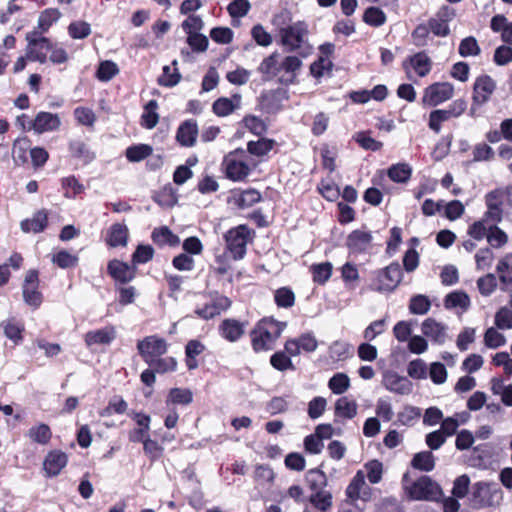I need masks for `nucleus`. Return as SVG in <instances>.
Segmentation results:
<instances>
[{
	"instance_id": "nucleus-63",
	"label": "nucleus",
	"mask_w": 512,
	"mask_h": 512,
	"mask_svg": "<svg viewBox=\"0 0 512 512\" xmlns=\"http://www.w3.org/2000/svg\"><path fill=\"white\" fill-rule=\"evenodd\" d=\"M480 53V47L474 37L464 38L459 45V54L462 57L476 56Z\"/></svg>"
},
{
	"instance_id": "nucleus-23",
	"label": "nucleus",
	"mask_w": 512,
	"mask_h": 512,
	"mask_svg": "<svg viewBox=\"0 0 512 512\" xmlns=\"http://www.w3.org/2000/svg\"><path fill=\"white\" fill-rule=\"evenodd\" d=\"M198 126L195 120H186L178 128L176 133L177 141L185 147H192L196 142Z\"/></svg>"
},
{
	"instance_id": "nucleus-47",
	"label": "nucleus",
	"mask_w": 512,
	"mask_h": 512,
	"mask_svg": "<svg viewBox=\"0 0 512 512\" xmlns=\"http://www.w3.org/2000/svg\"><path fill=\"white\" fill-rule=\"evenodd\" d=\"M291 357L292 356H290L286 350L278 351L271 356L270 363L273 368L279 371L293 370L294 365L291 361Z\"/></svg>"
},
{
	"instance_id": "nucleus-43",
	"label": "nucleus",
	"mask_w": 512,
	"mask_h": 512,
	"mask_svg": "<svg viewBox=\"0 0 512 512\" xmlns=\"http://www.w3.org/2000/svg\"><path fill=\"white\" fill-rule=\"evenodd\" d=\"M193 400L191 390L185 388H173L169 391L166 403L188 405Z\"/></svg>"
},
{
	"instance_id": "nucleus-35",
	"label": "nucleus",
	"mask_w": 512,
	"mask_h": 512,
	"mask_svg": "<svg viewBox=\"0 0 512 512\" xmlns=\"http://www.w3.org/2000/svg\"><path fill=\"white\" fill-rule=\"evenodd\" d=\"M411 465L421 471H432L435 467L434 456L430 451L416 453L411 461Z\"/></svg>"
},
{
	"instance_id": "nucleus-32",
	"label": "nucleus",
	"mask_w": 512,
	"mask_h": 512,
	"mask_svg": "<svg viewBox=\"0 0 512 512\" xmlns=\"http://www.w3.org/2000/svg\"><path fill=\"white\" fill-rule=\"evenodd\" d=\"M308 500L320 512H326L332 507V494L326 490L313 492Z\"/></svg>"
},
{
	"instance_id": "nucleus-3",
	"label": "nucleus",
	"mask_w": 512,
	"mask_h": 512,
	"mask_svg": "<svg viewBox=\"0 0 512 512\" xmlns=\"http://www.w3.org/2000/svg\"><path fill=\"white\" fill-rule=\"evenodd\" d=\"M403 488L412 500L435 501L441 495L439 485L428 476H422L414 482H410L409 474L405 473L402 478Z\"/></svg>"
},
{
	"instance_id": "nucleus-36",
	"label": "nucleus",
	"mask_w": 512,
	"mask_h": 512,
	"mask_svg": "<svg viewBox=\"0 0 512 512\" xmlns=\"http://www.w3.org/2000/svg\"><path fill=\"white\" fill-rule=\"evenodd\" d=\"M306 482L313 492L323 491L327 485V478L323 471L311 469L306 473Z\"/></svg>"
},
{
	"instance_id": "nucleus-50",
	"label": "nucleus",
	"mask_w": 512,
	"mask_h": 512,
	"mask_svg": "<svg viewBox=\"0 0 512 512\" xmlns=\"http://www.w3.org/2000/svg\"><path fill=\"white\" fill-rule=\"evenodd\" d=\"M487 242L493 248H500L507 244L508 235L497 225H492L488 230Z\"/></svg>"
},
{
	"instance_id": "nucleus-15",
	"label": "nucleus",
	"mask_w": 512,
	"mask_h": 512,
	"mask_svg": "<svg viewBox=\"0 0 512 512\" xmlns=\"http://www.w3.org/2000/svg\"><path fill=\"white\" fill-rule=\"evenodd\" d=\"M495 82L488 75L479 76L473 87V102L477 105L486 103L495 90Z\"/></svg>"
},
{
	"instance_id": "nucleus-1",
	"label": "nucleus",
	"mask_w": 512,
	"mask_h": 512,
	"mask_svg": "<svg viewBox=\"0 0 512 512\" xmlns=\"http://www.w3.org/2000/svg\"><path fill=\"white\" fill-rule=\"evenodd\" d=\"M302 67V60L295 55L281 56L273 52L264 58L258 66V72L264 81L277 79L279 83L289 85L295 82Z\"/></svg>"
},
{
	"instance_id": "nucleus-62",
	"label": "nucleus",
	"mask_w": 512,
	"mask_h": 512,
	"mask_svg": "<svg viewBox=\"0 0 512 512\" xmlns=\"http://www.w3.org/2000/svg\"><path fill=\"white\" fill-rule=\"evenodd\" d=\"M506 339L503 334L498 332L495 328L490 327L486 330L484 335V343L487 347L496 349L504 345Z\"/></svg>"
},
{
	"instance_id": "nucleus-46",
	"label": "nucleus",
	"mask_w": 512,
	"mask_h": 512,
	"mask_svg": "<svg viewBox=\"0 0 512 512\" xmlns=\"http://www.w3.org/2000/svg\"><path fill=\"white\" fill-rule=\"evenodd\" d=\"M431 308V302L425 295L419 294L413 296L409 303V311L415 315H424Z\"/></svg>"
},
{
	"instance_id": "nucleus-9",
	"label": "nucleus",
	"mask_w": 512,
	"mask_h": 512,
	"mask_svg": "<svg viewBox=\"0 0 512 512\" xmlns=\"http://www.w3.org/2000/svg\"><path fill=\"white\" fill-rule=\"evenodd\" d=\"M137 349L143 360L148 363L167 352L168 344L156 335L147 336L137 343Z\"/></svg>"
},
{
	"instance_id": "nucleus-17",
	"label": "nucleus",
	"mask_w": 512,
	"mask_h": 512,
	"mask_svg": "<svg viewBox=\"0 0 512 512\" xmlns=\"http://www.w3.org/2000/svg\"><path fill=\"white\" fill-rule=\"evenodd\" d=\"M424 336L429 338L433 343L441 345L447 339V326L433 318H427L421 325Z\"/></svg>"
},
{
	"instance_id": "nucleus-54",
	"label": "nucleus",
	"mask_w": 512,
	"mask_h": 512,
	"mask_svg": "<svg viewBox=\"0 0 512 512\" xmlns=\"http://www.w3.org/2000/svg\"><path fill=\"white\" fill-rule=\"evenodd\" d=\"M363 20L368 25L379 27L385 23L386 15L378 7H369L365 10Z\"/></svg>"
},
{
	"instance_id": "nucleus-14",
	"label": "nucleus",
	"mask_w": 512,
	"mask_h": 512,
	"mask_svg": "<svg viewBox=\"0 0 512 512\" xmlns=\"http://www.w3.org/2000/svg\"><path fill=\"white\" fill-rule=\"evenodd\" d=\"M372 234L365 230L352 231L346 241V245L353 254H360L367 252L372 246Z\"/></svg>"
},
{
	"instance_id": "nucleus-12",
	"label": "nucleus",
	"mask_w": 512,
	"mask_h": 512,
	"mask_svg": "<svg viewBox=\"0 0 512 512\" xmlns=\"http://www.w3.org/2000/svg\"><path fill=\"white\" fill-rule=\"evenodd\" d=\"M318 342L312 333H305L295 339L287 340L285 350L290 356H298L301 351L314 352L317 349Z\"/></svg>"
},
{
	"instance_id": "nucleus-6",
	"label": "nucleus",
	"mask_w": 512,
	"mask_h": 512,
	"mask_svg": "<svg viewBox=\"0 0 512 512\" xmlns=\"http://www.w3.org/2000/svg\"><path fill=\"white\" fill-rule=\"evenodd\" d=\"M26 40L28 42L26 47V56L28 60L39 62L41 64L47 61V55L51 50V41L40 36L38 31L27 33Z\"/></svg>"
},
{
	"instance_id": "nucleus-49",
	"label": "nucleus",
	"mask_w": 512,
	"mask_h": 512,
	"mask_svg": "<svg viewBox=\"0 0 512 512\" xmlns=\"http://www.w3.org/2000/svg\"><path fill=\"white\" fill-rule=\"evenodd\" d=\"M313 280L319 284L326 283L332 274V264L330 262H324L314 264L311 266Z\"/></svg>"
},
{
	"instance_id": "nucleus-21",
	"label": "nucleus",
	"mask_w": 512,
	"mask_h": 512,
	"mask_svg": "<svg viewBox=\"0 0 512 512\" xmlns=\"http://www.w3.org/2000/svg\"><path fill=\"white\" fill-rule=\"evenodd\" d=\"M108 272L120 283L130 282L135 277V267L119 260L109 262Z\"/></svg>"
},
{
	"instance_id": "nucleus-24",
	"label": "nucleus",
	"mask_w": 512,
	"mask_h": 512,
	"mask_svg": "<svg viewBox=\"0 0 512 512\" xmlns=\"http://www.w3.org/2000/svg\"><path fill=\"white\" fill-rule=\"evenodd\" d=\"M241 96L233 95L231 98L222 97L213 103V111L216 115L224 117L240 108Z\"/></svg>"
},
{
	"instance_id": "nucleus-8",
	"label": "nucleus",
	"mask_w": 512,
	"mask_h": 512,
	"mask_svg": "<svg viewBox=\"0 0 512 512\" xmlns=\"http://www.w3.org/2000/svg\"><path fill=\"white\" fill-rule=\"evenodd\" d=\"M454 95V86L449 82H437L424 89L422 103L427 106H437Z\"/></svg>"
},
{
	"instance_id": "nucleus-57",
	"label": "nucleus",
	"mask_w": 512,
	"mask_h": 512,
	"mask_svg": "<svg viewBox=\"0 0 512 512\" xmlns=\"http://www.w3.org/2000/svg\"><path fill=\"white\" fill-rule=\"evenodd\" d=\"M261 199V194L255 189H248L241 192L236 200L237 205L241 208H248L258 203Z\"/></svg>"
},
{
	"instance_id": "nucleus-5",
	"label": "nucleus",
	"mask_w": 512,
	"mask_h": 512,
	"mask_svg": "<svg viewBox=\"0 0 512 512\" xmlns=\"http://www.w3.org/2000/svg\"><path fill=\"white\" fill-rule=\"evenodd\" d=\"M403 272L397 262H393L383 269L374 272L371 289L380 293H391L401 283Z\"/></svg>"
},
{
	"instance_id": "nucleus-33",
	"label": "nucleus",
	"mask_w": 512,
	"mask_h": 512,
	"mask_svg": "<svg viewBox=\"0 0 512 512\" xmlns=\"http://www.w3.org/2000/svg\"><path fill=\"white\" fill-rule=\"evenodd\" d=\"M158 109V103L156 100H150L144 107V112L141 117V124L143 127L147 129L154 128L158 121H159V115L156 112Z\"/></svg>"
},
{
	"instance_id": "nucleus-28",
	"label": "nucleus",
	"mask_w": 512,
	"mask_h": 512,
	"mask_svg": "<svg viewBox=\"0 0 512 512\" xmlns=\"http://www.w3.org/2000/svg\"><path fill=\"white\" fill-rule=\"evenodd\" d=\"M496 490V485L489 482H477L473 485L472 496L473 500L480 505H487L490 502V497L493 491Z\"/></svg>"
},
{
	"instance_id": "nucleus-13",
	"label": "nucleus",
	"mask_w": 512,
	"mask_h": 512,
	"mask_svg": "<svg viewBox=\"0 0 512 512\" xmlns=\"http://www.w3.org/2000/svg\"><path fill=\"white\" fill-rule=\"evenodd\" d=\"M60 125L59 116L50 112H39L33 121H29V129L37 134L58 130Z\"/></svg>"
},
{
	"instance_id": "nucleus-42",
	"label": "nucleus",
	"mask_w": 512,
	"mask_h": 512,
	"mask_svg": "<svg viewBox=\"0 0 512 512\" xmlns=\"http://www.w3.org/2000/svg\"><path fill=\"white\" fill-rule=\"evenodd\" d=\"M147 364L155 371V373L160 374L175 371L177 367V361L173 357L162 358L159 356Z\"/></svg>"
},
{
	"instance_id": "nucleus-4",
	"label": "nucleus",
	"mask_w": 512,
	"mask_h": 512,
	"mask_svg": "<svg viewBox=\"0 0 512 512\" xmlns=\"http://www.w3.org/2000/svg\"><path fill=\"white\" fill-rule=\"evenodd\" d=\"M308 33V24L306 22H294L291 26L282 29V33L279 34L280 43L290 52L304 48L306 51L301 52L300 55L301 57H307L311 52V47L305 45Z\"/></svg>"
},
{
	"instance_id": "nucleus-30",
	"label": "nucleus",
	"mask_w": 512,
	"mask_h": 512,
	"mask_svg": "<svg viewBox=\"0 0 512 512\" xmlns=\"http://www.w3.org/2000/svg\"><path fill=\"white\" fill-rule=\"evenodd\" d=\"M128 228L125 224L115 223L110 227L107 243L112 247L126 246Z\"/></svg>"
},
{
	"instance_id": "nucleus-22",
	"label": "nucleus",
	"mask_w": 512,
	"mask_h": 512,
	"mask_svg": "<svg viewBox=\"0 0 512 512\" xmlns=\"http://www.w3.org/2000/svg\"><path fill=\"white\" fill-rule=\"evenodd\" d=\"M230 300L227 297L219 296L211 303L205 304L195 310V313L203 319H211L230 307Z\"/></svg>"
},
{
	"instance_id": "nucleus-55",
	"label": "nucleus",
	"mask_w": 512,
	"mask_h": 512,
	"mask_svg": "<svg viewBox=\"0 0 512 512\" xmlns=\"http://www.w3.org/2000/svg\"><path fill=\"white\" fill-rule=\"evenodd\" d=\"M1 325L6 337L13 340L15 343L22 340L21 333L23 331V326L20 323L16 322L14 319H8L3 321Z\"/></svg>"
},
{
	"instance_id": "nucleus-27",
	"label": "nucleus",
	"mask_w": 512,
	"mask_h": 512,
	"mask_svg": "<svg viewBox=\"0 0 512 512\" xmlns=\"http://www.w3.org/2000/svg\"><path fill=\"white\" fill-rule=\"evenodd\" d=\"M221 335L230 342L237 341L244 333L243 325L234 319H226L220 326Z\"/></svg>"
},
{
	"instance_id": "nucleus-45",
	"label": "nucleus",
	"mask_w": 512,
	"mask_h": 512,
	"mask_svg": "<svg viewBox=\"0 0 512 512\" xmlns=\"http://www.w3.org/2000/svg\"><path fill=\"white\" fill-rule=\"evenodd\" d=\"M119 73L117 64L110 60L102 61L96 72L97 78L102 82H108Z\"/></svg>"
},
{
	"instance_id": "nucleus-19",
	"label": "nucleus",
	"mask_w": 512,
	"mask_h": 512,
	"mask_svg": "<svg viewBox=\"0 0 512 512\" xmlns=\"http://www.w3.org/2000/svg\"><path fill=\"white\" fill-rule=\"evenodd\" d=\"M431 66V59L424 52L416 53L403 63V67L407 73H409V69L411 68L419 77H425L430 72Z\"/></svg>"
},
{
	"instance_id": "nucleus-59",
	"label": "nucleus",
	"mask_w": 512,
	"mask_h": 512,
	"mask_svg": "<svg viewBox=\"0 0 512 512\" xmlns=\"http://www.w3.org/2000/svg\"><path fill=\"white\" fill-rule=\"evenodd\" d=\"M477 287L479 289V292L483 296L491 295L497 287V281H496L495 275L489 273L483 277H480L477 280Z\"/></svg>"
},
{
	"instance_id": "nucleus-41",
	"label": "nucleus",
	"mask_w": 512,
	"mask_h": 512,
	"mask_svg": "<svg viewBox=\"0 0 512 512\" xmlns=\"http://www.w3.org/2000/svg\"><path fill=\"white\" fill-rule=\"evenodd\" d=\"M52 433L48 425L39 424L33 426L28 431V437L41 445L47 444L51 439Z\"/></svg>"
},
{
	"instance_id": "nucleus-51",
	"label": "nucleus",
	"mask_w": 512,
	"mask_h": 512,
	"mask_svg": "<svg viewBox=\"0 0 512 512\" xmlns=\"http://www.w3.org/2000/svg\"><path fill=\"white\" fill-rule=\"evenodd\" d=\"M451 118L452 117L447 109L433 110L429 115V128L435 133H439L441 131L442 123L449 121Z\"/></svg>"
},
{
	"instance_id": "nucleus-16",
	"label": "nucleus",
	"mask_w": 512,
	"mask_h": 512,
	"mask_svg": "<svg viewBox=\"0 0 512 512\" xmlns=\"http://www.w3.org/2000/svg\"><path fill=\"white\" fill-rule=\"evenodd\" d=\"M383 385L390 392L407 395L412 391L411 381L404 376H400L395 372L388 371L384 374Z\"/></svg>"
},
{
	"instance_id": "nucleus-40",
	"label": "nucleus",
	"mask_w": 512,
	"mask_h": 512,
	"mask_svg": "<svg viewBox=\"0 0 512 512\" xmlns=\"http://www.w3.org/2000/svg\"><path fill=\"white\" fill-rule=\"evenodd\" d=\"M328 387L334 394L341 395L350 388V378L345 373H336L329 379Z\"/></svg>"
},
{
	"instance_id": "nucleus-60",
	"label": "nucleus",
	"mask_w": 512,
	"mask_h": 512,
	"mask_svg": "<svg viewBox=\"0 0 512 512\" xmlns=\"http://www.w3.org/2000/svg\"><path fill=\"white\" fill-rule=\"evenodd\" d=\"M494 260V253L490 248H482L475 254V262L478 270H485L491 267Z\"/></svg>"
},
{
	"instance_id": "nucleus-38",
	"label": "nucleus",
	"mask_w": 512,
	"mask_h": 512,
	"mask_svg": "<svg viewBox=\"0 0 512 512\" xmlns=\"http://www.w3.org/2000/svg\"><path fill=\"white\" fill-rule=\"evenodd\" d=\"M61 17V13L56 8H48L41 12L38 18V28L40 30V34L48 31V29L53 25V23L57 22Z\"/></svg>"
},
{
	"instance_id": "nucleus-20",
	"label": "nucleus",
	"mask_w": 512,
	"mask_h": 512,
	"mask_svg": "<svg viewBox=\"0 0 512 512\" xmlns=\"http://www.w3.org/2000/svg\"><path fill=\"white\" fill-rule=\"evenodd\" d=\"M67 464V456L61 451H51L43 462V469L48 477L57 476Z\"/></svg>"
},
{
	"instance_id": "nucleus-61",
	"label": "nucleus",
	"mask_w": 512,
	"mask_h": 512,
	"mask_svg": "<svg viewBox=\"0 0 512 512\" xmlns=\"http://www.w3.org/2000/svg\"><path fill=\"white\" fill-rule=\"evenodd\" d=\"M494 322L498 329H512V310L507 307L500 308L495 314Z\"/></svg>"
},
{
	"instance_id": "nucleus-44",
	"label": "nucleus",
	"mask_w": 512,
	"mask_h": 512,
	"mask_svg": "<svg viewBox=\"0 0 512 512\" xmlns=\"http://www.w3.org/2000/svg\"><path fill=\"white\" fill-rule=\"evenodd\" d=\"M152 152L150 145L138 144L127 148L126 157L130 162H139L150 156Z\"/></svg>"
},
{
	"instance_id": "nucleus-31",
	"label": "nucleus",
	"mask_w": 512,
	"mask_h": 512,
	"mask_svg": "<svg viewBox=\"0 0 512 512\" xmlns=\"http://www.w3.org/2000/svg\"><path fill=\"white\" fill-rule=\"evenodd\" d=\"M20 226L25 233H39L47 226V214L39 211L31 219L23 220Z\"/></svg>"
},
{
	"instance_id": "nucleus-34",
	"label": "nucleus",
	"mask_w": 512,
	"mask_h": 512,
	"mask_svg": "<svg viewBox=\"0 0 512 512\" xmlns=\"http://www.w3.org/2000/svg\"><path fill=\"white\" fill-rule=\"evenodd\" d=\"M177 61L172 62V66H164L163 73L158 79V83L161 86L173 87L179 83L181 75L177 69Z\"/></svg>"
},
{
	"instance_id": "nucleus-29",
	"label": "nucleus",
	"mask_w": 512,
	"mask_h": 512,
	"mask_svg": "<svg viewBox=\"0 0 512 512\" xmlns=\"http://www.w3.org/2000/svg\"><path fill=\"white\" fill-rule=\"evenodd\" d=\"M358 405L348 397H340L335 402V415L343 419H353L357 415Z\"/></svg>"
},
{
	"instance_id": "nucleus-2",
	"label": "nucleus",
	"mask_w": 512,
	"mask_h": 512,
	"mask_svg": "<svg viewBox=\"0 0 512 512\" xmlns=\"http://www.w3.org/2000/svg\"><path fill=\"white\" fill-rule=\"evenodd\" d=\"M286 323L271 318L259 321L251 331V342L255 352L268 351L273 349L275 342L281 336Z\"/></svg>"
},
{
	"instance_id": "nucleus-7",
	"label": "nucleus",
	"mask_w": 512,
	"mask_h": 512,
	"mask_svg": "<svg viewBox=\"0 0 512 512\" xmlns=\"http://www.w3.org/2000/svg\"><path fill=\"white\" fill-rule=\"evenodd\" d=\"M249 239L250 230L244 225L230 229L226 233L225 240L227 249L235 260H239L244 257L246 254V245Z\"/></svg>"
},
{
	"instance_id": "nucleus-25",
	"label": "nucleus",
	"mask_w": 512,
	"mask_h": 512,
	"mask_svg": "<svg viewBox=\"0 0 512 512\" xmlns=\"http://www.w3.org/2000/svg\"><path fill=\"white\" fill-rule=\"evenodd\" d=\"M490 27L493 32L501 33L503 42L512 45V22L502 15L497 14L491 19Z\"/></svg>"
},
{
	"instance_id": "nucleus-11",
	"label": "nucleus",
	"mask_w": 512,
	"mask_h": 512,
	"mask_svg": "<svg viewBox=\"0 0 512 512\" xmlns=\"http://www.w3.org/2000/svg\"><path fill=\"white\" fill-rule=\"evenodd\" d=\"M455 15L454 8L447 5L442 6L436 15L429 20L431 32L439 37L447 36L450 32L448 23L454 19Z\"/></svg>"
},
{
	"instance_id": "nucleus-53",
	"label": "nucleus",
	"mask_w": 512,
	"mask_h": 512,
	"mask_svg": "<svg viewBox=\"0 0 512 512\" xmlns=\"http://www.w3.org/2000/svg\"><path fill=\"white\" fill-rule=\"evenodd\" d=\"M421 416V409L415 406H405L402 411L398 413V421L405 426H411Z\"/></svg>"
},
{
	"instance_id": "nucleus-56",
	"label": "nucleus",
	"mask_w": 512,
	"mask_h": 512,
	"mask_svg": "<svg viewBox=\"0 0 512 512\" xmlns=\"http://www.w3.org/2000/svg\"><path fill=\"white\" fill-rule=\"evenodd\" d=\"M364 486V474L361 471H358L346 489L347 497L351 500L358 499L360 497V491Z\"/></svg>"
},
{
	"instance_id": "nucleus-39",
	"label": "nucleus",
	"mask_w": 512,
	"mask_h": 512,
	"mask_svg": "<svg viewBox=\"0 0 512 512\" xmlns=\"http://www.w3.org/2000/svg\"><path fill=\"white\" fill-rule=\"evenodd\" d=\"M412 169L411 167L406 163H398L395 165H392L388 169V176L389 178L397 183H404L408 181L411 177Z\"/></svg>"
},
{
	"instance_id": "nucleus-18",
	"label": "nucleus",
	"mask_w": 512,
	"mask_h": 512,
	"mask_svg": "<svg viewBox=\"0 0 512 512\" xmlns=\"http://www.w3.org/2000/svg\"><path fill=\"white\" fill-rule=\"evenodd\" d=\"M116 338L114 326H105L101 329L92 330L85 334L84 341L87 347L94 345H109Z\"/></svg>"
},
{
	"instance_id": "nucleus-58",
	"label": "nucleus",
	"mask_w": 512,
	"mask_h": 512,
	"mask_svg": "<svg viewBox=\"0 0 512 512\" xmlns=\"http://www.w3.org/2000/svg\"><path fill=\"white\" fill-rule=\"evenodd\" d=\"M275 302L279 307L288 308L294 305L295 295L293 291L287 287H282L276 290Z\"/></svg>"
},
{
	"instance_id": "nucleus-64",
	"label": "nucleus",
	"mask_w": 512,
	"mask_h": 512,
	"mask_svg": "<svg viewBox=\"0 0 512 512\" xmlns=\"http://www.w3.org/2000/svg\"><path fill=\"white\" fill-rule=\"evenodd\" d=\"M496 270L503 284L512 283V265L508 262L506 257L499 260Z\"/></svg>"
},
{
	"instance_id": "nucleus-48",
	"label": "nucleus",
	"mask_w": 512,
	"mask_h": 512,
	"mask_svg": "<svg viewBox=\"0 0 512 512\" xmlns=\"http://www.w3.org/2000/svg\"><path fill=\"white\" fill-rule=\"evenodd\" d=\"M52 262L62 269H67L77 265L78 256L66 250H61L53 255Z\"/></svg>"
},
{
	"instance_id": "nucleus-52",
	"label": "nucleus",
	"mask_w": 512,
	"mask_h": 512,
	"mask_svg": "<svg viewBox=\"0 0 512 512\" xmlns=\"http://www.w3.org/2000/svg\"><path fill=\"white\" fill-rule=\"evenodd\" d=\"M68 34L72 39H85L91 34V26L86 21H74L68 26Z\"/></svg>"
},
{
	"instance_id": "nucleus-37",
	"label": "nucleus",
	"mask_w": 512,
	"mask_h": 512,
	"mask_svg": "<svg viewBox=\"0 0 512 512\" xmlns=\"http://www.w3.org/2000/svg\"><path fill=\"white\" fill-rule=\"evenodd\" d=\"M152 239L156 244L161 246L166 244L174 246L179 243V238L166 226L155 229L152 232Z\"/></svg>"
},
{
	"instance_id": "nucleus-26",
	"label": "nucleus",
	"mask_w": 512,
	"mask_h": 512,
	"mask_svg": "<svg viewBox=\"0 0 512 512\" xmlns=\"http://www.w3.org/2000/svg\"><path fill=\"white\" fill-rule=\"evenodd\" d=\"M444 306L447 309H459L465 312L470 307V298L463 291H453L445 297Z\"/></svg>"
},
{
	"instance_id": "nucleus-10",
	"label": "nucleus",
	"mask_w": 512,
	"mask_h": 512,
	"mask_svg": "<svg viewBox=\"0 0 512 512\" xmlns=\"http://www.w3.org/2000/svg\"><path fill=\"white\" fill-rule=\"evenodd\" d=\"M223 166L227 178L233 181H241L250 173L249 165L239 158V153H230L224 158Z\"/></svg>"
}]
</instances>
